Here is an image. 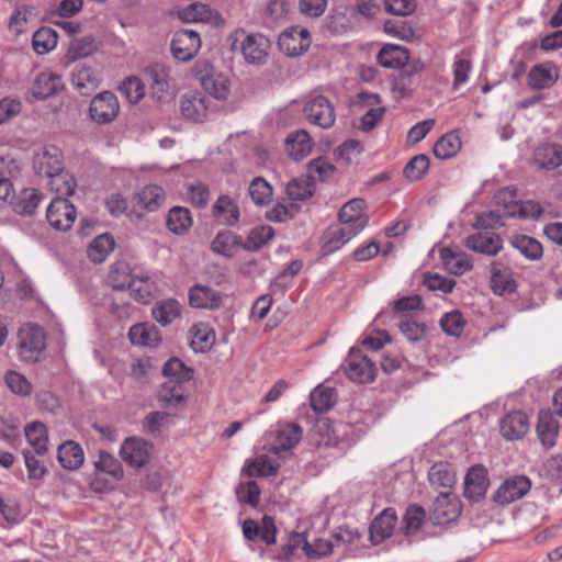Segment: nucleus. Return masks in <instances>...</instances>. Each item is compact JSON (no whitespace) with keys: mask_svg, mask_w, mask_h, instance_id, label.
Returning <instances> with one entry per match:
<instances>
[{"mask_svg":"<svg viewBox=\"0 0 562 562\" xmlns=\"http://www.w3.org/2000/svg\"><path fill=\"white\" fill-rule=\"evenodd\" d=\"M43 199V194L34 188L24 189L16 202L14 210L21 215H32Z\"/></svg>","mask_w":562,"mask_h":562,"instance_id":"nucleus-57","label":"nucleus"},{"mask_svg":"<svg viewBox=\"0 0 562 562\" xmlns=\"http://www.w3.org/2000/svg\"><path fill=\"white\" fill-rule=\"evenodd\" d=\"M408 59V50L397 45H385L378 54V61L384 68H401Z\"/></svg>","mask_w":562,"mask_h":562,"instance_id":"nucleus-39","label":"nucleus"},{"mask_svg":"<svg viewBox=\"0 0 562 562\" xmlns=\"http://www.w3.org/2000/svg\"><path fill=\"white\" fill-rule=\"evenodd\" d=\"M215 220L225 226H235L240 217L237 203L228 195H221L212 207Z\"/></svg>","mask_w":562,"mask_h":562,"instance_id":"nucleus-27","label":"nucleus"},{"mask_svg":"<svg viewBox=\"0 0 562 562\" xmlns=\"http://www.w3.org/2000/svg\"><path fill=\"white\" fill-rule=\"evenodd\" d=\"M97 50L95 40L92 35L75 38L70 42L65 59L75 63L80 58L88 57Z\"/></svg>","mask_w":562,"mask_h":562,"instance_id":"nucleus-47","label":"nucleus"},{"mask_svg":"<svg viewBox=\"0 0 562 562\" xmlns=\"http://www.w3.org/2000/svg\"><path fill=\"white\" fill-rule=\"evenodd\" d=\"M57 38L53 29L43 26L33 34L32 45L37 54H46L56 47Z\"/></svg>","mask_w":562,"mask_h":562,"instance_id":"nucleus-58","label":"nucleus"},{"mask_svg":"<svg viewBox=\"0 0 562 562\" xmlns=\"http://www.w3.org/2000/svg\"><path fill=\"white\" fill-rule=\"evenodd\" d=\"M144 75L154 99L159 102H167L173 98V89L169 82V75L164 65H149L145 68Z\"/></svg>","mask_w":562,"mask_h":562,"instance_id":"nucleus-9","label":"nucleus"},{"mask_svg":"<svg viewBox=\"0 0 562 562\" xmlns=\"http://www.w3.org/2000/svg\"><path fill=\"white\" fill-rule=\"evenodd\" d=\"M57 458L60 465L68 470L79 469L85 460L83 450L80 445L72 440L59 446Z\"/></svg>","mask_w":562,"mask_h":562,"instance_id":"nucleus-38","label":"nucleus"},{"mask_svg":"<svg viewBox=\"0 0 562 562\" xmlns=\"http://www.w3.org/2000/svg\"><path fill=\"white\" fill-rule=\"evenodd\" d=\"M274 236V231L271 226L262 225L254 227L245 241H243V249L248 251H257L269 243Z\"/></svg>","mask_w":562,"mask_h":562,"instance_id":"nucleus-54","label":"nucleus"},{"mask_svg":"<svg viewBox=\"0 0 562 562\" xmlns=\"http://www.w3.org/2000/svg\"><path fill=\"white\" fill-rule=\"evenodd\" d=\"M460 514L457 497L449 492H441L434 502V518L437 524H445L456 519Z\"/></svg>","mask_w":562,"mask_h":562,"instance_id":"nucleus-25","label":"nucleus"},{"mask_svg":"<svg viewBox=\"0 0 562 562\" xmlns=\"http://www.w3.org/2000/svg\"><path fill=\"white\" fill-rule=\"evenodd\" d=\"M18 349L20 358L25 362H36L46 348L44 329L38 325H25L18 333Z\"/></svg>","mask_w":562,"mask_h":562,"instance_id":"nucleus-3","label":"nucleus"},{"mask_svg":"<svg viewBox=\"0 0 562 562\" xmlns=\"http://www.w3.org/2000/svg\"><path fill=\"white\" fill-rule=\"evenodd\" d=\"M133 279L132 269L126 261L120 260L110 267L108 281L114 290L123 291L128 289Z\"/></svg>","mask_w":562,"mask_h":562,"instance_id":"nucleus-44","label":"nucleus"},{"mask_svg":"<svg viewBox=\"0 0 562 562\" xmlns=\"http://www.w3.org/2000/svg\"><path fill=\"white\" fill-rule=\"evenodd\" d=\"M302 434V428L297 424L290 423L280 426L277 430L271 452L280 454L281 452L292 450L300 442Z\"/></svg>","mask_w":562,"mask_h":562,"instance_id":"nucleus-28","label":"nucleus"},{"mask_svg":"<svg viewBox=\"0 0 562 562\" xmlns=\"http://www.w3.org/2000/svg\"><path fill=\"white\" fill-rule=\"evenodd\" d=\"M429 164L430 161L427 155L418 154L409 159L403 170V173L409 181H419L428 172Z\"/></svg>","mask_w":562,"mask_h":562,"instance_id":"nucleus-59","label":"nucleus"},{"mask_svg":"<svg viewBox=\"0 0 562 562\" xmlns=\"http://www.w3.org/2000/svg\"><path fill=\"white\" fill-rule=\"evenodd\" d=\"M355 236L348 226H342L341 224L329 226L321 239L323 255L327 256L335 252Z\"/></svg>","mask_w":562,"mask_h":562,"instance_id":"nucleus-23","label":"nucleus"},{"mask_svg":"<svg viewBox=\"0 0 562 562\" xmlns=\"http://www.w3.org/2000/svg\"><path fill=\"white\" fill-rule=\"evenodd\" d=\"M120 113L117 97L111 91H103L94 95L89 105V116L98 124L112 123Z\"/></svg>","mask_w":562,"mask_h":562,"instance_id":"nucleus-6","label":"nucleus"},{"mask_svg":"<svg viewBox=\"0 0 562 562\" xmlns=\"http://www.w3.org/2000/svg\"><path fill=\"white\" fill-rule=\"evenodd\" d=\"M25 437L34 451L43 456L47 452L48 435L46 426L41 422H33L26 425Z\"/></svg>","mask_w":562,"mask_h":562,"instance_id":"nucleus-45","label":"nucleus"},{"mask_svg":"<svg viewBox=\"0 0 562 562\" xmlns=\"http://www.w3.org/2000/svg\"><path fill=\"white\" fill-rule=\"evenodd\" d=\"M210 99L205 95H184L180 102V110L183 117L193 122H203L209 114Z\"/></svg>","mask_w":562,"mask_h":562,"instance_id":"nucleus-26","label":"nucleus"},{"mask_svg":"<svg viewBox=\"0 0 562 562\" xmlns=\"http://www.w3.org/2000/svg\"><path fill=\"white\" fill-rule=\"evenodd\" d=\"M432 486L451 488L456 484V473L447 462L435 463L428 473Z\"/></svg>","mask_w":562,"mask_h":562,"instance_id":"nucleus-48","label":"nucleus"},{"mask_svg":"<svg viewBox=\"0 0 562 562\" xmlns=\"http://www.w3.org/2000/svg\"><path fill=\"white\" fill-rule=\"evenodd\" d=\"M537 435L541 445L550 449L555 446L559 436V423L554 413L541 411L538 415Z\"/></svg>","mask_w":562,"mask_h":562,"instance_id":"nucleus-24","label":"nucleus"},{"mask_svg":"<svg viewBox=\"0 0 562 562\" xmlns=\"http://www.w3.org/2000/svg\"><path fill=\"white\" fill-rule=\"evenodd\" d=\"M490 485L487 471L482 465L470 468L464 479V497L471 502L481 501Z\"/></svg>","mask_w":562,"mask_h":562,"instance_id":"nucleus-17","label":"nucleus"},{"mask_svg":"<svg viewBox=\"0 0 562 562\" xmlns=\"http://www.w3.org/2000/svg\"><path fill=\"white\" fill-rule=\"evenodd\" d=\"M315 191V178L311 175L292 179L286 186V194L292 201H304Z\"/></svg>","mask_w":562,"mask_h":562,"instance_id":"nucleus-42","label":"nucleus"},{"mask_svg":"<svg viewBox=\"0 0 562 562\" xmlns=\"http://www.w3.org/2000/svg\"><path fill=\"white\" fill-rule=\"evenodd\" d=\"M278 45L285 55L297 57L311 46V34L300 25L291 26L281 33Z\"/></svg>","mask_w":562,"mask_h":562,"instance_id":"nucleus-8","label":"nucleus"},{"mask_svg":"<svg viewBox=\"0 0 562 562\" xmlns=\"http://www.w3.org/2000/svg\"><path fill=\"white\" fill-rule=\"evenodd\" d=\"M153 445L139 438H126L121 447L120 454L128 465L143 468L151 456Z\"/></svg>","mask_w":562,"mask_h":562,"instance_id":"nucleus-12","label":"nucleus"},{"mask_svg":"<svg viewBox=\"0 0 562 562\" xmlns=\"http://www.w3.org/2000/svg\"><path fill=\"white\" fill-rule=\"evenodd\" d=\"M336 397L334 389L319 385L310 395L311 407L316 413H325L335 405Z\"/></svg>","mask_w":562,"mask_h":562,"instance_id":"nucleus-52","label":"nucleus"},{"mask_svg":"<svg viewBox=\"0 0 562 562\" xmlns=\"http://www.w3.org/2000/svg\"><path fill=\"white\" fill-rule=\"evenodd\" d=\"M181 310V304L177 300H162L153 307L151 316L161 326H168L180 318Z\"/></svg>","mask_w":562,"mask_h":562,"instance_id":"nucleus-37","label":"nucleus"},{"mask_svg":"<svg viewBox=\"0 0 562 562\" xmlns=\"http://www.w3.org/2000/svg\"><path fill=\"white\" fill-rule=\"evenodd\" d=\"M192 340H191V347L195 351H205L211 348V346L214 342V333L212 330H209L205 326L201 325H194L192 327Z\"/></svg>","mask_w":562,"mask_h":562,"instance_id":"nucleus-64","label":"nucleus"},{"mask_svg":"<svg viewBox=\"0 0 562 562\" xmlns=\"http://www.w3.org/2000/svg\"><path fill=\"white\" fill-rule=\"evenodd\" d=\"M211 248L216 254L232 257L236 249L243 248V239L232 231H222L213 239Z\"/></svg>","mask_w":562,"mask_h":562,"instance_id":"nucleus-41","label":"nucleus"},{"mask_svg":"<svg viewBox=\"0 0 562 562\" xmlns=\"http://www.w3.org/2000/svg\"><path fill=\"white\" fill-rule=\"evenodd\" d=\"M114 239L110 234H101L90 243L87 249L88 258L94 263H101L114 249Z\"/></svg>","mask_w":562,"mask_h":562,"instance_id":"nucleus-43","label":"nucleus"},{"mask_svg":"<svg viewBox=\"0 0 562 562\" xmlns=\"http://www.w3.org/2000/svg\"><path fill=\"white\" fill-rule=\"evenodd\" d=\"M517 283L510 268L504 266L501 261L491 263V289L497 295L514 293Z\"/></svg>","mask_w":562,"mask_h":562,"instance_id":"nucleus-20","label":"nucleus"},{"mask_svg":"<svg viewBox=\"0 0 562 562\" xmlns=\"http://www.w3.org/2000/svg\"><path fill=\"white\" fill-rule=\"evenodd\" d=\"M464 246L474 252L493 257L503 249V239L494 232H476L465 237Z\"/></svg>","mask_w":562,"mask_h":562,"instance_id":"nucleus-14","label":"nucleus"},{"mask_svg":"<svg viewBox=\"0 0 562 562\" xmlns=\"http://www.w3.org/2000/svg\"><path fill=\"white\" fill-rule=\"evenodd\" d=\"M398 328L411 342H418L423 340L428 329L425 323L417 322L413 318H408L407 316H404L401 319Z\"/></svg>","mask_w":562,"mask_h":562,"instance_id":"nucleus-61","label":"nucleus"},{"mask_svg":"<svg viewBox=\"0 0 562 562\" xmlns=\"http://www.w3.org/2000/svg\"><path fill=\"white\" fill-rule=\"evenodd\" d=\"M128 338L133 345L156 347L161 341L157 327L148 323L133 325L128 330Z\"/></svg>","mask_w":562,"mask_h":562,"instance_id":"nucleus-34","label":"nucleus"},{"mask_svg":"<svg viewBox=\"0 0 562 562\" xmlns=\"http://www.w3.org/2000/svg\"><path fill=\"white\" fill-rule=\"evenodd\" d=\"M439 324L447 335L459 337L463 333L465 319L459 311H452L443 314Z\"/></svg>","mask_w":562,"mask_h":562,"instance_id":"nucleus-62","label":"nucleus"},{"mask_svg":"<svg viewBox=\"0 0 562 562\" xmlns=\"http://www.w3.org/2000/svg\"><path fill=\"white\" fill-rule=\"evenodd\" d=\"M278 470L279 464L272 461L268 456L262 454L250 461L244 472L249 477L272 476L278 473Z\"/></svg>","mask_w":562,"mask_h":562,"instance_id":"nucleus-56","label":"nucleus"},{"mask_svg":"<svg viewBox=\"0 0 562 562\" xmlns=\"http://www.w3.org/2000/svg\"><path fill=\"white\" fill-rule=\"evenodd\" d=\"M71 83L80 94L89 95L99 87L100 78L92 67L79 65L71 74Z\"/></svg>","mask_w":562,"mask_h":562,"instance_id":"nucleus-30","label":"nucleus"},{"mask_svg":"<svg viewBox=\"0 0 562 562\" xmlns=\"http://www.w3.org/2000/svg\"><path fill=\"white\" fill-rule=\"evenodd\" d=\"M128 290L135 301L147 304L155 295L156 284L148 276L134 277Z\"/></svg>","mask_w":562,"mask_h":562,"instance_id":"nucleus-49","label":"nucleus"},{"mask_svg":"<svg viewBox=\"0 0 562 562\" xmlns=\"http://www.w3.org/2000/svg\"><path fill=\"white\" fill-rule=\"evenodd\" d=\"M461 139L456 132L442 135L434 145V155L441 160L452 158L461 149Z\"/></svg>","mask_w":562,"mask_h":562,"instance_id":"nucleus-46","label":"nucleus"},{"mask_svg":"<svg viewBox=\"0 0 562 562\" xmlns=\"http://www.w3.org/2000/svg\"><path fill=\"white\" fill-rule=\"evenodd\" d=\"M528 429V416L521 411L506 415L501 423V432L507 440L521 438L527 434Z\"/></svg>","mask_w":562,"mask_h":562,"instance_id":"nucleus-29","label":"nucleus"},{"mask_svg":"<svg viewBox=\"0 0 562 562\" xmlns=\"http://www.w3.org/2000/svg\"><path fill=\"white\" fill-rule=\"evenodd\" d=\"M94 465L98 471L108 473L115 480H120L123 476V469L120 461L105 451L99 452V458Z\"/></svg>","mask_w":562,"mask_h":562,"instance_id":"nucleus-63","label":"nucleus"},{"mask_svg":"<svg viewBox=\"0 0 562 562\" xmlns=\"http://www.w3.org/2000/svg\"><path fill=\"white\" fill-rule=\"evenodd\" d=\"M243 535L247 540H255L260 538L267 546L276 543L277 527L274 519L271 516L265 515L261 519V524H258L254 519H246L243 522Z\"/></svg>","mask_w":562,"mask_h":562,"instance_id":"nucleus-16","label":"nucleus"},{"mask_svg":"<svg viewBox=\"0 0 562 562\" xmlns=\"http://www.w3.org/2000/svg\"><path fill=\"white\" fill-rule=\"evenodd\" d=\"M189 303L194 308H217L222 295L206 285L196 284L189 290Z\"/></svg>","mask_w":562,"mask_h":562,"instance_id":"nucleus-32","label":"nucleus"},{"mask_svg":"<svg viewBox=\"0 0 562 562\" xmlns=\"http://www.w3.org/2000/svg\"><path fill=\"white\" fill-rule=\"evenodd\" d=\"M162 375L170 381L183 384L193 378V369L187 367L180 359L175 357L164 364Z\"/></svg>","mask_w":562,"mask_h":562,"instance_id":"nucleus-53","label":"nucleus"},{"mask_svg":"<svg viewBox=\"0 0 562 562\" xmlns=\"http://www.w3.org/2000/svg\"><path fill=\"white\" fill-rule=\"evenodd\" d=\"M201 45V37L196 31L181 29L175 32L170 49L177 60L187 63L198 55Z\"/></svg>","mask_w":562,"mask_h":562,"instance_id":"nucleus-5","label":"nucleus"},{"mask_svg":"<svg viewBox=\"0 0 562 562\" xmlns=\"http://www.w3.org/2000/svg\"><path fill=\"white\" fill-rule=\"evenodd\" d=\"M340 368L350 381L359 384L371 383L376 375L374 362L356 349L349 351Z\"/></svg>","mask_w":562,"mask_h":562,"instance_id":"nucleus-4","label":"nucleus"},{"mask_svg":"<svg viewBox=\"0 0 562 562\" xmlns=\"http://www.w3.org/2000/svg\"><path fill=\"white\" fill-rule=\"evenodd\" d=\"M249 195L256 205H267L272 199V187L262 177L255 178L248 188Z\"/></svg>","mask_w":562,"mask_h":562,"instance_id":"nucleus-60","label":"nucleus"},{"mask_svg":"<svg viewBox=\"0 0 562 562\" xmlns=\"http://www.w3.org/2000/svg\"><path fill=\"white\" fill-rule=\"evenodd\" d=\"M158 401L162 406H176L186 401L183 395V384L168 380L160 385L157 394Z\"/></svg>","mask_w":562,"mask_h":562,"instance_id":"nucleus-51","label":"nucleus"},{"mask_svg":"<svg viewBox=\"0 0 562 562\" xmlns=\"http://www.w3.org/2000/svg\"><path fill=\"white\" fill-rule=\"evenodd\" d=\"M531 488V482L526 475H514L506 479L493 495V501L499 505H508L524 497Z\"/></svg>","mask_w":562,"mask_h":562,"instance_id":"nucleus-11","label":"nucleus"},{"mask_svg":"<svg viewBox=\"0 0 562 562\" xmlns=\"http://www.w3.org/2000/svg\"><path fill=\"white\" fill-rule=\"evenodd\" d=\"M366 201L352 199L340 209L338 213L339 224L348 226L355 235H358L368 224V216L363 213Z\"/></svg>","mask_w":562,"mask_h":562,"instance_id":"nucleus-13","label":"nucleus"},{"mask_svg":"<svg viewBox=\"0 0 562 562\" xmlns=\"http://www.w3.org/2000/svg\"><path fill=\"white\" fill-rule=\"evenodd\" d=\"M304 114L310 123L325 130L331 127L336 120L334 105L323 95L311 99L304 106Z\"/></svg>","mask_w":562,"mask_h":562,"instance_id":"nucleus-10","label":"nucleus"},{"mask_svg":"<svg viewBox=\"0 0 562 562\" xmlns=\"http://www.w3.org/2000/svg\"><path fill=\"white\" fill-rule=\"evenodd\" d=\"M425 68L419 59L407 61L400 69V72L392 81V90L401 98L409 95L413 91L414 78Z\"/></svg>","mask_w":562,"mask_h":562,"instance_id":"nucleus-18","label":"nucleus"},{"mask_svg":"<svg viewBox=\"0 0 562 562\" xmlns=\"http://www.w3.org/2000/svg\"><path fill=\"white\" fill-rule=\"evenodd\" d=\"M440 259L445 268L456 276H462L473 269L472 260L468 254L454 251L449 247L440 249Z\"/></svg>","mask_w":562,"mask_h":562,"instance_id":"nucleus-31","label":"nucleus"},{"mask_svg":"<svg viewBox=\"0 0 562 562\" xmlns=\"http://www.w3.org/2000/svg\"><path fill=\"white\" fill-rule=\"evenodd\" d=\"M48 179L47 187L57 194L56 198H67L75 193L77 187L76 178L65 168Z\"/></svg>","mask_w":562,"mask_h":562,"instance_id":"nucleus-40","label":"nucleus"},{"mask_svg":"<svg viewBox=\"0 0 562 562\" xmlns=\"http://www.w3.org/2000/svg\"><path fill=\"white\" fill-rule=\"evenodd\" d=\"M243 37L239 50L248 65L262 66L267 63L271 49L269 38L260 33L247 34L244 29L232 32L227 38L231 49L236 50L238 41Z\"/></svg>","mask_w":562,"mask_h":562,"instance_id":"nucleus-1","label":"nucleus"},{"mask_svg":"<svg viewBox=\"0 0 562 562\" xmlns=\"http://www.w3.org/2000/svg\"><path fill=\"white\" fill-rule=\"evenodd\" d=\"M510 244L529 260H539L543 255L542 245L533 237L517 235L512 238Z\"/></svg>","mask_w":562,"mask_h":562,"instance_id":"nucleus-50","label":"nucleus"},{"mask_svg":"<svg viewBox=\"0 0 562 562\" xmlns=\"http://www.w3.org/2000/svg\"><path fill=\"white\" fill-rule=\"evenodd\" d=\"M167 228L175 235H184L193 225L191 212L184 206H173L166 220Z\"/></svg>","mask_w":562,"mask_h":562,"instance_id":"nucleus-36","label":"nucleus"},{"mask_svg":"<svg viewBox=\"0 0 562 562\" xmlns=\"http://www.w3.org/2000/svg\"><path fill=\"white\" fill-rule=\"evenodd\" d=\"M166 194L161 187L156 184L146 186L138 193L139 204L148 212H155L165 202Z\"/></svg>","mask_w":562,"mask_h":562,"instance_id":"nucleus-55","label":"nucleus"},{"mask_svg":"<svg viewBox=\"0 0 562 562\" xmlns=\"http://www.w3.org/2000/svg\"><path fill=\"white\" fill-rule=\"evenodd\" d=\"M312 147L313 140L304 130L291 133L285 139V149L295 160L305 158L312 151Z\"/></svg>","mask_w":562,"mask_h":562,"instance_id":"nucleus-35","label":"nucleus"},{"mask_svg":"<svg viewBox=\"0 0 562 562\" xmlns=\"http://www.w3.org/2000/svg\"><path fill=\"white\" fill-rule=\"evenodd\" d=\"M559 78L558 67L551 63H542L533 66L528 74V86L535 90H543L552 87Z\"/></svg>","mask_w":562,"mask_h":562,"instance_id":"nucleus-19","label":"nucleus"},{"mask_svg":"<svg viewBox=\"0 0 562 562\" xmlns=\"http://www.w3.org/2000/svg\"><path fill=\"white\" fill-rule=\"evenodd\" d=\"M33 165L38 176L49 178L64 169L63 154L55 146H46L34 156Z\"/></svg>","mask_w":562,"mask_h":562,"instance_id":"nucleus-15","label":"nucleus"},{"mask_svg":"<svg viewBox=\"0 0 562 562\" xmlns=\"http://www.w3.org/2000/svg\"><path fill=\"white\" fill-rule=\"evenodd\" d=\"M76 217V207L66 198L53 199L46 211V218L56 231L66 232L70 229Z\"/></svg>","mask_w":562,"mask_h":562,"instance_id":"nucleus-7","label":"nucleus"},{"mask_svg":"<svg viewBox=\"0 0 562 562\" xmlns=\"http://www.w3.org/2000/svg\"><path fill=\"white\" fill-rule=\"evenodd\" d=\"M397 517L392 508L384 509L376 516L369 528L370 540L373 544H379L385 539L390 538L395 528Z\"/></svg>","mask_w":562,"mask_h":562,"instance_id":"nucleus-21","label":"nucleus"},{"mask_svg":"<svg viewBox=\"0 0 562 562\" xmlns=\"http://www.w3.org/2000/svg\"><path fill=\"white\" fill-rule=\"evenodd\" d=\"M533 161L538 168L548 171L559 168L562 166V145L557 143L539 145L533 151Z\"/></svg>","mask_w":562,"mask_h":562,"instance_id":"nucleus-22","label":"nucleus"},{"mask_svg":"<svg viewBox=\"0 0 562 562\" xmlns=\"http://www.w3.org/2000/svg\"><path fill=\"white\" fill-rule=\"evenodd\" d=\"M63 88L61 77L53 72H41L32 87V94L37 100H45Z\"/></svg>","mask_w":562,"mask_h":562,"instance_id":"nucleus-33","label":"nucleus"},{"mask_svg":"<svg viewBox=\"0 0 562 562\" xmlns=\"http://www.w3.org/2000/svg\"><path fill=\"white\" fill-rule=\"evenodd\" d=\"M194 78L201 83L203 89L217 100H225L229 93L228 79L217 71L213 65L199 59L193 66Z\"/></svg>","mask_w":562,"mask_h":562,"instance_id":"nucleus-2","label":"nucleus"}]
</instances>
